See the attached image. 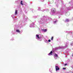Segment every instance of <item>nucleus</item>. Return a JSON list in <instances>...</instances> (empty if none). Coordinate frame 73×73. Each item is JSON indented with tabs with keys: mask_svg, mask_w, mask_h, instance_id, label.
I'll use <instances>...</instances> for the list:
<instances>
[{
	"mask_svg": "<svg viewBox=\"0 0 73 73\" xmlns=\"http://www.w3.org/2000/svg\"><path fill=\"white\" fill-rule=\"evenodd\" d=\"M42 31H44V32H45L47 31V29H42Z\"/></svg>",
	"mask_w": 73,
	"mask_h": 73,
	"instance_id": "nucleus-6",
	"label": "nucleus"
},
{
	"mask_svg": "<svg viewBox=\"0 0 73 73\" xmlns=\"http://www.w3.org/2000/svg\"><path fill=\"white\" fill-rule=\"evenodd\" d=\"M53 37H52L51 38V40H53Z\"/></svg>",
	"mask_w": 73,
	"mask_h": 73,
	"instance_id": "nucleus-14",
	"label": "nucleus"
},
{
	"mask_svg": "<svg viewBox=\"0 0 73 73\" xmlns=\"http://www.w3.org/2000/svg\"><path fill=\"white\" fill-rule=\"evenodd\" d=\"M36 38L37 39H40V37H39V35H36Z\"/></svg>",
	"mask_w": 73,
	"mask_h": 73,
	"instance_id": "nucleus-3",
	"label": "nucleus"
},
{
	"mask_svg": "<svg viewBox=\"0 0 73 73\" xmlns=\"http://www.w3.org/2000/svg\"><path fill=\"white\" fill-rule=\"evenodd\" d=\"M57 21H54V23H56Z\"/></svg>",
	"mask_w": 73,
	"mask_h": 73,
	"instance_id": "nucleus-15",
	"label": "nucleus"
},
{
	"mask_svg": "<svg viewBox=\"0 0 73 73\" xmlns=\"http://www.w3.org/2000/svg\"><path fill=\"white\" fill-rule=\"evenodd\" d=\"M63 69L64 70L65 69H66V68H63Z\"/></svg>",
	"mask_w": 73,
	"mask_h": 73,
	"instance_id": "nucleus-17",
	"label": "nucleus"
},
{
	"mask_svg": "<svg viewBox=\"0 0 73 73\" xmlns=\"http://www.w3.org/2000/svg\"><path fill=\"white\" fill-rule=\"evenodd\" d=\"M32 25H30V27H31V28H32V27H33Z\"/></svg>",
	"mask_w": 73,
	"mask_h": 73,
	"instance_id": "nucleus-10",
	"label": "nucleus"
},
{
	"mask_svg": "<svg viewBox=\"0 0 73 73\" xmlns=\"http://www.w3.org/2000/svg\"><path fill=\"white\" fill-rule=\"evenodd\" d=\"M64 65H65V66H66V65H67V64H64Z\"/></svg>",
	"mask_w": 73,
	"mask_h": 73,
	"instance_id": "nucleus-18",
	"label": "nucleus"
},
{
	"mask_svg": "<svg viewBox=\"0 0 73 73\" xmlns=\"http://www.w3.org/2000/svg\"><path fill=\"white\" fill-rule=\"evenodd\" d=\"M65 47H66V46H67V44H66V45H65Z\"/></svg>",
	"mask_w": 73,
	"mask_h": 73,
	"instance_id": "nucleus-19",
	"label": "nucleus"
},
{
	"mask_svg": "<svg viewBox=\"0 0 73 73\" xmlns=\"http://www.w3.org/2000/svg\"><path fill=\"white\" fill-rule=\"evenodd\" d=\"M56 9L55 8H53L51 9V13H50L51 15H54L56 13Z\"/></svg>",
	"mask_w": 73,
	"mask_h": 73,
	"instance_id": "nucleus-1",
	"label": "nucleus"
},
{
	"mask_svg": "<svg viewBox=\"0 0 73 73\" xmlns=\"http://www.w3.org/2000/svg\"><path fill=\"white\" fill-rule=\"evenodd\" d=\"M48 42H50V39L48 40Z\"/></svg>",
	"mask_w": 73,
	"mask_h": 73,
	"instance_id": "nucleus-16",
	"label": "nucleus"
},
{
	"mask_svg": "<svg viewBox=\"0 0 73 73\" xmlns=\"http://www.w3.org/2000/svg\"><path fill=\"white\" fill-rule=\"evenodd\" d=\"M59 67H58V66H56V72H57V70H59Z\"/></svg>",
	"mask_w": 73,
	"mask_h": 73,
	"instance_id": "nucleus-2",
	"label": "nucleus"
},
{
	"mask_svg": "<svg viewBox=\"0 0 73 73\" xmlns=\"http://www.w3.org/2000/svg\"><path fill=\"white\" fill-rule=\"evenodd\" d=\"M17 10H16L15 11V14L16 15H17Z\"/></svg>",
	"mask_w": 73,
	"mask_h": 73,
	"instance_id": "nucleus-7",
	"label": "nucleus"
},
{
	"mask_svg": "<svg viewBox=\"0 0 73 73\" xmlns=\"http://www.w3.org/2000/svg\"><path fill=\"white\" fill-rule=\"evenodd\" d=\"M48 56H50L51 55H52V51H51L50 53L48 54Z\"/></svg>",
	"mask_w": 73,
	"mask_h": 73,
	"instance_id": "nucleus-5",
	"label": "nucleus"
},
{
	"mask_svg": "<svg viewBox=\"0 0 73 73\" xmlns=\"http://www.w3.org/2000/svg\"><path fill=\"white\" fill-rule=\"evenodd\" d=\"M68 13L69 14V13Z\"/></svg>",
	"mask_w": 73,
	"mask_h": 73,
	"instance_id": "nucleus-20",
	"label": "nucleus"
},
{
	"mask_svg": "<svg viewBox=\"0 0 73 73\" xmlns=\"http://www.w3.org/2000/svg\"><path fill=\"white\" fill-rule=\"evenodd\" d=\"M16 31L17 32H18L19 33H20V31H19V30H16Z\"/></svg>",
	"mask_w": 73,
	"mask_h": 73,
	"instance_id": "nucleus-8",
	"label": "nucleus"
},
{
	"mask_svg": "<svg viewBox=\"0 0 73 73\" xmlns=\"http://www.w3.org/2000/svg\"><path fill=\"white\" fill-rule=\"evenodd\" d=\"M66 21H69V20L68 19H66Z\"/></svg>",
	"mask_w": 73,
	"mask_h": 73,
	"instance_id": "nucleus-13",
	"label": "nucleus"
},
{
	"mask_svg": "<svg viewBox=\"0 0 73 73\" xmlns=\"http://www.w3.org/2000/svg\"><path fill=\"white\" fill-rule=\"evenodd\" d=\"M23 1H21V5H23V3H22Z\"/></svg>",
	"mask_w": 73,
	"mask_h": 73,
	"instance_id": "nucleus-11",
	"label": "nucleus"
},
{
	"mask_svg": "<svg viewBox=\"0 0 73 73\" xmlns=\"http://www.w3.org/2000/svg\"><path fill=\"white\" fill-rule=\"evenodd\" d=\"M54 57L55 59H57V58H56V57H58V55H57V54H56L54 55Z\"/></svg>",
	"mask_w": 73,
	"mask_h": 73,
	"instance_id": "nucleus-4",
	"label": "nucleus"
},
{
	"mask_svg": "<svg viewBox=\"0 0 73 73\" xmlns=\"http://www.w3.org/2000/svg\"><path fill=\"white\" fill-rule=\"evenodd\" d=\"M42 23H43V21H42V20H41L40 21V24H42Z\"/></svg>",
	"mask_w": 73,
	"mask_h": 73,
	"instance_id": "nucleus-9",
	"label": "nucleus"
},
{
	"mask_svg": "<svg viewBox=\"0 0 73 73\" xmlns=\"http://www.w3.org/2000/svg\"><path fill=\"white\" fill-rule=\"evenodd\" d=\"M71 45L73 46V42L71 43Z\"/></svg>",
	"mask_w": 73,
	"mask_h": 73,
	"instance_id": "nucleus-12",
	"label": "nucleus"
}]
</instances>
